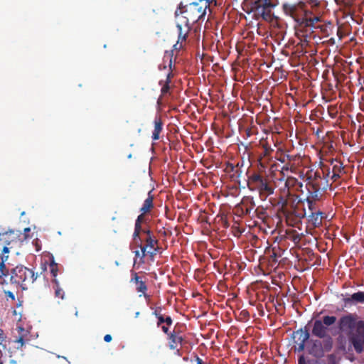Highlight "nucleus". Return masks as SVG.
Here are the masks:
<instances>
[{
  "mask_svg": "<svg viewBox=\"0 0 364 364\" xmlns=\"http://www.w3.org/2000/svg\"><path fill=\"white\" fill-rule=\"evenodd\" d=\"M341 176V174L337 173H332L331 179H333V181H336L338 178H340Z\"/></svg>",
  "mask_w": 364,
  "mask_h": 364,
  "instance_id": "nucleus-39",
  "label": "nucleus"
},
{
  "mask_svg": "<svg viewBox=\"0 0 364 364\" xmlns=\"http://www.w3.org/2000/svg\"><path fill=\"white\" fill-rule=\"evenodd\" d=\"M56 267V264L55 263L54 260L53 259L50 263V267Z\"/></svg>",
  "mask_w": 364,
  "mask_h": 364,
  "instance_id": "nucleus-55",
  "label": "nucleus"
},
{
  "mask_svg": "<svg viewBox=\"0 0 364 364\" xmlns=\"http://www.w3.org/2000/svg\"><path fill=\"white\" fill-rule=\"evenodd\" d=\"M153 314H154L156 318H158V316H159L162 315L161 314L159 313L157 310H155V311L153 312Z\"/></svg>",
  "mask_w": 364,
  "mask_h": 364,
  "instance_id": "nucleus-53",
  "label": "nucleus"
},
{
  "mask_svg": "<svg viewBox=\"0 0 364 364\" xmlns=\"http://www.w3.org/2000/svg\"><path fill=\"white\" fill-rule=\"evenodd\" d=\"M139 314H140V313H139V311L136 312V314H135V317H138V316H139Z\"/></svg>",
  "mask_w": 364,
  "mask_h": 364,
  "instance_id": "nucleus-59",
  "label": "nucleus"
},
{
  "mask_svg": "<svg viewBox=\"0 0 364 364\" xmlns=\"http://www.w3.org/2000/svg\"><path fill=\"white\" fill-rule=\"evenodd\" d=\"M306 188L307 190V197L312 198L313 200H320L322 197V193L321 191V184L316 183V182H307L306 184Z\"/></svg>",
  "mask_w": 364,
  "mask_h": 364,
  "instance_id": "nucleus-10",
  "label": "nucleus"
},
{
  "mask_svg": "<svg viewBox=\"0 0 364 364\" xmlns=\"http://www.w3.org/2000/svg\"><path fill=\"white\" fill-rule=\"evenodd\" d=\"M321 17L318 16H314L313 17L309 18H304L300 21V24L304 25L306 27H315L316 24L320 22Z\"/></svg>",
  "mask_w": 364,
  "mask_h": 364,
  "instance_id": "nucleus-21",
  "label": "nucleus"
},
{
  "mask_svg": "<svg viewBox=\"0 0 364 364\" xmlns=\"http://www.w3.org/2000/svg\"><path fill=\"white\" fill-rule=\"evenodd\" d=\"M177 28L178 30V41L173 47L175 50H180L183 47V42L186 41V38L191 28V26H184L183 23H181V21H178L177 23Z\"/></svg>",
  "mask_w": 364,
  "mask_h": 364,
  "instance_id": "nucleus-9",
  "label": "nucleus"
},
{
  "mask_svg": "<svg viewBox=\"0 0 364 364\" xmlns=\"http://www.w3.org/2000/svg\"><path fill=\"white\" fill-rule=\"evenodd\" d=\"M131 282H134L136 284V289L138 292H141L142 294L146 292L147 286L145 282L142 281L141 278L138 276V274L136 272H132Z\"/></svg>",
  "mask_w": 364,
  "mask_h": 364,
  "instance_id": "nucleus-16",
  "label": "nucleus"
},
{
  "mask_svg": "<svg viewBox=\"0 0 364 364\" xmlns=\"http://www.w3.org/2000/svg\"><path fill=\"white\" fill-rule=\"evenodd\" d=\"M302 187V183L299 182L297 178L289 176L285 181L284 187L281 189L288 191L290 196H292L294 193L303 192Z\"/></svg>",
  "mask_w": 364,
  "mask_h": 364,
  "instance_id": "nucleus-8",
  "label": "nucleus"
},
{
  "mask_svg": "<svg viewBox=\"0 0 364 364\" xmlns=\"http://www.w3.org/2000/svg\"><path fill=\"white\" fill-rule=\"evenodd\" d=\"M172 65L171 60H170L169 66L171 67Z\"/></svg>",
  "mask_w": 364,
  "mask_h": 364,
  "instance_id": "nucleus-61",
  "label": "nucleus"
},
{
  "mask_svg": "<svg viewBox=\"0 0 364 364\" xmlns=\"http://www.w3.org/2000/svg\"><path fill=\"white\" fill-rule=\"evenodd\" d=\"M51 273L53 277H55L57 276V267H51Z\"/></svg>",
  "mask_w": 364,
  "mask_h": 364,
  "instance_id": "nucleus-44",
  "label": "nucleus"
},
{
  "mask_svg": "<svg viewBox=\"0 0 364 364\" xmlns=\"http://www.w3.org/2000/svg\"><path fill=\"white\" fill-rule=\"evenodd\" d=\"M143 295L144 296V297L146 298V299L149 300V295L146 294V293L145 292L144 294H143Z\"/></svg>",
  "mask_w": 364,
  "mask_h": 364,
  "instance_id": "nucleus-56",
  "label": "nucleus"
},
{
  "mask_svg": "<svg viewBox=\"0 0 364 364\" xmlns=\"http://www.w3.org/2000/svg\"><path fill=\"white\" fill-rule=\"evenodd\" d=\"M246 314H247V311H245V313L244 314V316H246Z\"/></svg>",
  "mask_w": 364,
  "mask_h": 364,
  "instance_id": "nucleus-64",
  "label": "nucleus"
},
{
  "mask_svg": "<svg viewBox=\"0 0 364 364\" xmlns=\"http://www.w3.org/2000/svg\"><path fill=\"white\" fill-rule=\"evenodd\" d=\"M324 213L321 211L312 212L309 215V222L314 228L319 227L322 224V220L324 217Z\"/></svg>",
  "mask_w": 364,
  "mask_h": 364,
  "instance_id": "nucleus-15",
  "label": "nucleus"
},
{
  "mask_svg": "<svg viewBox=\"0 0 364 364\" xmlns=\"http://www.w3.org/2000/svg\"><path fill=\"white\" fill-rule=\"evenodd\" d=\"M55 283V296L57 297H60L61 299H63L64 298V292L63 291V290L59 287V285H58V282L55 279L54 280Z\"/></svg>",
  "mask_w": 364,
  "mask_h": 364,
  "instance_id": "nucleus-30",
  "label": "nucleus"
},
{
  "mask_svg": "<svg viewBox=\"0 0 364 364\" xmlns=\"http://www.w3.org/2000/svg\"><path fill=\"white\" fill-rule=\"evenodd\" d=\"M309 331L305 328L304 329L300 328L294 332V338L295 343L297 344L296 350L301 352L305 348V343L309 338Z\"/></svg>",
  "mask_w": 364,
  "mask_h": 364,
  "instance_id": "nucleus-7",
  "label": "nucleus"
},
{
  "mask_svg": "<svg viewBox=\"0 0 364 364\" xmlns=\"http://www.w3.org/2000/svg\"><path fill=\"white\" fill-rule=\"evenodd\" d=\"M311 353L316 357H320L323 355L322 343L320 341L316 340L314 341L311 349Z\"/></svg>",
  "mask_w": 364,
  "mask_h": 364,
  "instance_id": "nucleus-22",
  "label": "nucleus"
},
{
  "mask_svg": "<svg viewBox=\"0 0 364 364\" xmlns=\"http://www.w3.org/2000/svg\"><path fill=\"white\" fill-rule=\"evenodd\" d=\"M152 191H149L147 198L144 201L142 206L140 208V212L143 213H149L154 208V196L151 194Z\"/></svg>",
  "mask_w": 364,
  "mask_h": 364,
  "instance_id": "nucleus-17",
  "label": "nucleus"
},
{
  "mask_svg": "<svg viewBox=\"0 0 364 364\" xmlns=\"http://www.w3.org/2000/svg\"><path fill=\"white\" fill-rule=\"evenodd\" d=\"M279 191L280 194L278 198L277 205H279L282 209H284L288 205V200L291 196L288 191H286L285 190L280 189Z\"/></svg>",
  "mask_w": 364,
  "mask_h": 364,
  "instance_id": "nucleus-19",
  "label": "nucleus"
},
{
  "mask_svg": "<svg viewBox=\"0 0 364 364\" xmlns=\"http://www.w3.org/2000/svg\"><path fill=\"white\" fill-rule=\"evenodd\" d=\"M336 317L334 316H325L323 320H316L312 328V334L319 338H324L327 336L328 326L334 324Z\"/></svg>",
  "mask_w": 364,
  "mask_h": 364,
  "instance_id": "nucleus-5",
  "label": "nucleus"
},
{
  "mask_svg": "<svg viewBox=\"0 0 364 364\" xmlns=\"http://www.w3.org/2000/svg\"><path fill=\"white\" fill-rule=\"evenodd\" d=\"M346 304L361 303L364 304V291H358L353 294L350 297L344 298Z\"/></svg>",
  "mask_w": 364,
  "mask_h": 364,
  "instance_id": "nucleus-18",
  "label": "nucleus"
},
{
  "mask_svg": "<svg viewBox=\"0 0 364 364\" xmlns=\"http://www.w3.org/2000/svg\"><path fill=\"white\" fill-rule=\"evenodd\" d=\"M329 358H333V355H330Z\"/></svg>",
  "mask_w": 364,
  "mask_h": 364,
  "instance_id": "nucleus-62",
  "label": "nucleus"
},
{
  "mask_svg": "<svg viewBox=\"0 0 364 364\" xmlns=\"http://www.w3.org/2000/svg\"><path fill=\"white\" fill-rule=\"evenodd\" d=\"M180 333L181 332L179 331L174 328V330L168 335V347L171 350L177 349L178 344L182 345L184 339Z\"/></svg>",
  "mask_w": 364,
  "mask_h": 364,
  "instance_id": "nucleus-12",
  "label": "nucleus"
},
{
  "mask_svg": "<svg viewBox=\"0 0 364 364\" xmlns=\"http://www.w3.org/2000/svg\"><path fill=\"white\" fill-rule=\"evenodd\" d=\"M3 252L5 253L9 252V248L7 247H4Z\"/></svg>",
  "mask_w": 364,
  "mask_h": 364,
  "instance_id": "nucleus-54",
  "label": "nucleus"
},
{
  "mask_svg": "<svg viewBox=\"0 0 364 364\" xmlns=\"http://www.w3.org/2000/svg\"><path fill=\"white\" fill-rule=\"evenodd\" d=\"M144 228H142V225L140 224H134V231L133 233V240L136 245H140L142 242L141 238V233H142Z\"/></svg>",
  "mask_w": 364,
  "mask_h": 364,
  "instance_id": "nucleus-23",
  "label": "nucleus"
},
{
  "mask_svg": "<svg viewBox=\"0 0 364 364\" xmlns=\"http://www.w3.org/2000/svg\"><path fill=\"white\" fill-rule=\"evenodd\" d=\"M173 77L172 72L170 71L166 77L165 80H160L159 85L161 86V92L163 95L168 93L170 90V83H171V79Z\"/></svg>",
  "mask_w": 364,
  "mask_h": 364,
  "instance_id": "nucleus-20",
  "label": "nucleus"
},
{
  "mask_svg": "<svg viewBox=\"0 0 364 364\" xmlns=\"http://www.w3.org/2000/svg\"><path fill=\"white\" fill-rule=\"evenodd\" d=\"M135 255V257H139L141 259V252L139 250H136L134 252Z\"/></svg>",
  "mask_w": 364,
  "mask_h": 364,
  "instance_id": "nucleus-48",
  "label": "nucleus"
},
{
  "mask_svg": "<svg viewBox=\"0 0 364 364\" xmlns=\"http://www.w3.org/2000/svg\"><path fill=\"white\" fill-rule=\"evenodd\" d=\"M146 213H141L140 215H139L135 220V223L142 225V223L145 220V215Z\"/></svg>",
  "mask_w": 364,
  "mask_h": 364,
  "instance_id": "nucleus-33",
  "label": "nucleus"
},
{
  "mask_svg": "<svg viewBox=\"0 0 364 364\" xmlns=\"http://www.w3.org/2000/svg\"><path fill=\"white\" fill-rule=\"evenodd\" d=\"M333 347V341L331 337L323 340V351L328 352L331 350Z\"/></svg>",
  "mask_w": 364,
  "mask_h": 364,
  "instance_id": "nucleus-27",
  "label": "nucleus"
},
{
  "mask_svg": "<svg viewBox=\"0 0 364 364\" xmlns=\"http://www.w3.org/2000/svg\"><path fill=\"white\" fill-rule=\"evenodd\" d=\"M164 123L161 117L156 116L154 119V130L152 132L151 139L154 141L159 140L160 139V134L163 131Z\"/></svg>",
  "mask_w": 364,
  "mask_h": 364,
  "instance_id": "nucleus-14",
  "label": "nucleus"
},
{
  "mask_svg": "<svg viewBox=\"0 0 364 364\" xmlns=\"http://www.w3.org/2000/svg\"><path fill=\"white\" fill-rule=\"evenodd\" d=\"M312 14V12L310 11H304V18H309L311 17V15Z\"/></svg>",
  "mask_w": 364,
  "mask_h": 364,
  "instance_id": "nucleus-45",
  "label": "nucleus"
},
{
  "mask_svg": "<svg viewBox=\"0 0 364 364\" xmlns=\"http://www.w3.org/2000/svg\"><path fill=\"white\" fill-rule=\"evenodd\" d=\"M18 343L21 344V346H23V344H24V341H23V338H19L17 341H16Z\"/></svg>",
  "mask_w": 364,
  "mask_h": 364,
  "instance_id": "nucleus-49",
  "label": "nucleus"
},
{
  "mask_svg": "<svg viewBox=\"0 0 364 364\" xmlns=\"http://www.w3.org/2000/svg\"><path fill=\"white\" fill-rule=\"evenodd\" d=\"M157 319H158L157 326L158 327L161 326V325L163 323H164L165 317L164 316V315H161V316H158Z\"/></svg>",
  "mask_w": 364,
  "mask_h": 364,
  "instance_id": "nucleus-35",
  "label": "nucleus"
},
{
  "mask_svg": "<svg viewBox=\"0 0 364 364\" xmlns=\"http://www.w3.org/2000/svg\"><path fill=\"white\" fill-rule=\"evenodd\" d=\"M339 326L341 330H349L347 333L355 350L360 353L364 346V321H356L355 316L350 314L341 318Z\"/></svg>",
  "mask_w": 364,
  "mask_h": 364,
  "instance_id": "nucleus-1",
  "label": "nucleus"
},
{
  "mask_svg": "<svg viewBox=\"0 0 364 364\" xmlns=\"http://www.w3.org/2000/svg\"><path fill=\"white\" fill-rule=\"evenodd\" d=\"M4 267H5L4 262L2 261L0 263V278L4 274V271H3V268H4Z\"/></svg>",
  "mask_w": 364,
  "mask_h": 364,
  "instance_id": "nucleus-42",
  "label": "nucleus"
},
{
  "mask_svg": "<svg viewBox=\"0 0 364 364\" xmlns=\"http://www.w3.org/2000/svg\"><path fill=\"white\" fill-rule=\"evenodd\" d=\"M207 8V3L192 2L184 5L181 2L175 11V16L184 26H191L200 20H203Z\"/></svg>",
  "mask_w": 364,
  "mask_h": 364,
  "instance_id": "nucleus-2",
  "label": "nucleus"
},
{
  "mask_svg": "<svg viewBox=\"0 0 364 364\" xmlns=\"http://www.w3.org/2000/svg\"><path fill=\"white\" fill-rule=\"evenodd\" d=\"M246 314H247V311H245V313L244 314V316H246Z\"/></svg>",
  "mask_w": 364,
  "mask_h": 364,
  "instance_id": "nucleus-63",
  "label": "nucleus"
},
{
  "mask_svg": "<svg viewBox=\"0 0 364 364\" xmlns=\"http://www.w3.org/2000/svg\"><path fill=\"white\" fill-rule=\"evenodd\" d=\"M335 3L344 9H348L351 6L350 0H334Z\"/></svg>",
  "mask_w": 364,
  "mask_h": 364,
  "instance_id": "nucleus-28",
  "label": "nucleus"
},
{
  "mask_svg": "<svg viewBox=\"0 0 364 364\" xmlns=\"http://www.w3.org/2000/svg\"><path fill=\"white\" fill-rule=\"evenodd\" d=\"M296 169V167L294 164H292L291 163H286V164L282 167V173H283V171H290L291 172H294Z\"/></svg>",
  "mask_w": 364,
  "mask_h": 364,
  "instance_id": "nucleus-31",
  "label": "nucleus"
},
{
  "mask_svg": "<svg viewBox=\"0 0 364 364\" xmlns=\"http://www.w3.org/2000/svg\"><path fill=\"white\" fill-rule=\"evenodd\" d=\"M250 205L249 207H250L251 208L253 209V208L255 207V201L253 200V198H251L250 199Z\"/></svg>",
  "mask_w": 364,
  "mask_h": 364,
  "instance_id": "nucleus-51",
  "label": "nucleus"
},
{
  "mask_svg": "<svg viewBox=\"0 0 364 364\" xmlns=\"http://www.w3.org/2000/svg\"><path fill=\"white\" fill-rule=\"evenodd\" d=\"M3 340H4L3 331L0 329V343L3 341Z\"/></svg>",
  "mask_w": 364,
  "mask_h": 364,
  "instance_id": "nucleus-52",
  "label": "nucleus"
},
{
  "mask_svg": "<svg viewBox=\"0 0 364 364\" xmlns=\"http://www.w3.org/2000/svg\"><path fill=\"white\" fill-rule=\"evenodd\" d=\"M168 326H166V325H163V326H161V330H162V331H163L164 333H166L168 336V335H169V334H170V333H171V332L169 331V330H168Z\"/></svg>",
  "mask_w": 364,
  "mask_h": 364,
  "instance_id": "nucleus-37",
  "label": "nucleus"
},
{
  "mask_svg": "<svg viewBox=\"0 0 364 364\" xmlns=\"http://www.w3.org/2000/svg\"><path fill=\"white\" fill-rule=\"evenodd\" d=\"M252 4V9L259 10L262 9V15L264 16V11L274 7L277 4V0H253Z\"/></svg>",
  "mask_w": 364,
  "mask_h": 364,
  "instance_id": "nucleus-11",
  "label": "nucleus"
},
{
  "mask_svg": "<svg viewBox=\"0 0 364 364\" xmlns=\"http://www.w3.org/2000/svg\"><path fill=\"white\" fill-rule=\"evenodd\" d=\"M36 278L33 270L22 265L16 266L11 273V282L21 286L23 289H27L28 284L33 283Z\"/></svg>",
  "mask_w": 364,
  "mask_h": 364,
  "instance_id": "nucleus-4",
  "label": "nucleus"
},
{
  "mask_svg": "<svg viewBox=\"0 0 364 364\" xmlns=\"http://www.w3.org/2000/svg\"><path fill=\"white\" fill-rule=\"evenodd\" d=\"M144 241L146 242V245H144L146 246L147 248H149L147 253H149L150 257H153L159 251V247L158 246L159 240L155 236H149L146 237Z\"/></svg>",
  "mask_w": 364,
  "mask_h": 364,
  "instance_id": "nucleus-13",
  "label": "nucleus"
},
{
  "mask_svg": "<svg viewBox=\"0 0 364 364\" xmlns=\"http://www.w3.org/2000/svg\"><path fill=\"white\" fill-rule=\"evenodd\" d=\"M298 364H307L304 355H301L299 357Z\"/></svg>",
  "mask_w": 364,
  "mask_h": 364,
  "instance_id": "nucleus-38",
  "label": "nucleus"
},
{
  "mask_svg": "<svg viewBox=\"0 0 364 364\" xmlns=\"http://www.w3.org/2000/svg\"><path fill=\"white\" fill-rule=\"evenodd\" d=\"M137 245L138 247H140V249H141V251H140V252H141V262H144V257H145L147 255H149V253H147V252H148V250H147V247H146V246L143 245H142V242H141L140 245Z\"/></svg>",
  "mask_w": 364,
  "mask_h": 364,
  "instance_id": "nucleus-29",
  "label": "nucleus"
},
{
  "mask_svg": "<svg viewBox=\"0 0 364 364\" xmlns=\"http://www.w3.org/2000/svg\"><path fill=\"white\" fill-rule=\"evenodd\" d=\"M252 210V208H251L250 207H247V208H245V214H247H247H248V215H249V214H250V212H251V210Z\"/></svg>",
  "mask_w": 364,
  "mask_h": 364,
  "instance_id": "nucleus-50",
  "label": "nucleus"
},
{
  "mask_svg": "<svg viewBox=\"0 0 364 364\" xmlns=\"http://www.w3.org/2000/svg\"><path fill=\"white\" fill-rule=\"evenodd\" d=\"M247 185L250 191H257L259 197L263 200L274 193V188L269 179L256 171L247 176Z\"/></svg>",
  "mask_w": 364,
  "mask_h": 364,
  "instance_id": "nucleus-3",
  "label": "nucleus"
},
{
  "mask_svg": "<svg viewBox=\"0 0 364 364\" xmlns=\"http://www.w3.org/2000/svg\"><path fill=\"white\" fill-rule=\"evenodd\" d=\"M332 173H337L341 175L345 173L344 166L341 161L336 160L333 164Z\"/></svg>",
  "mask_w": 364,
  "mask_h": 364,
  "instance_id": "nucleus-25",
  "label": "nucleus"
},
{
  "mask_svg": "<svg viewBox=\"0 0 364 364\" xmlns=\"http://www.w3.org/2000/svg\"><path fill=\"white\" fill-rule=\"evenodd\" d=\"M309 4H311L312 6H318L319 2L318 0H306Z\"/></svg>",
  "mask_w": 364,
  "mask_h": 364,
  "instance_id": "nucleus-41",
  "label": "nucleus"
},
{
  "mask_svg": "<svg viewBox=\"0 0 364 364\" xmlns=\"http://www.w3.org/2000/svg\"><path fill=\"white\" fill-rule=\"evenodd\" d=\"M286 158L287 163H291V161H295L299 157L297 155L286 154Z\"/></svg>",
  "mask_w": 364,
  "mask_h": 364,
  "instance_id": "nucleus-34",
  "label": "nucleus"
},
{
  "mask_svg": "<svg viewBox=\"0 0 364 364\" xmlns=\"http://www.w3.org/2000/svg\"><path fill=\"white\" fill-rule=\"evenodd\" d=\"M279 161H281L282 163H287V160L286 158V155H284L283 157H281L280 159H279Z\"/></svg>",
  "mask_w": 364,
  "mask_h": 364,
  "instance_id": "nucleus-47",
  "label": "nucleus"
},
{
  "mask_svg": "<svg viewBox=\"0 0 364 364\" xmlns=\"http://www.w3.org/2000/svg\"><path fill=\"white\" fill-rule=\"evenodd\" d=\"M112 338L111 335H109V334H107L104 337V341L107 343L110 342L112 341Z\"/></svg>",
  "mask_w": 364,
  "mask_h": 364,
  "instance_id": "nucleus-43",
  "label": "nucleus"
},
{
  "mask_svg": "<svg viewBox=\"0 0 364 364\" xmlns=\"http://www.w3.org/2000/svg\"><path fill=\"white\" fill-rule=\"evenodd\" d=\"M30 231V228H26L24 229V232H29Z\"/></svg>",
  "mask_w": 364,
  "mask_h": 364,
  "instance_id": "nucleus-57",
  "label": "nucleus"
},
{
  "mask_svg": "<svg viewBox=\"0 0 364 364\" xmlns=\"http://www.w3.org/2000/svg\"><path fill=\"white\" fill-rule=\"evenodd\" d=\"M164 323L166 324V326H171L173 323V320L170 316H167L165 317Z\"/></svg>",
  "mask_w": 364,
  "mask_h": 364,
  "instance_id": "nucleus-36",
  "label": "nucleus"
},
{
  "mask_svg": "<svg viewBox=\"0 0 364 364\" xmlns=\"http://www.w3.org/2000/svg\"><path fill=\"white\" fill-rule=\"evenodd\" d=\"M263 148H264V150H263V152L262 154L264 157L269 156L270 155L271 152L273 151V150L267 145H264Z\"/></svg>",
  "mask_w": 364,
  "mask_h": 364,
  "instance_id": "nucleus-32",
  "label": "nucleus"
},
{
  "mask_svg": "<svg viewBox=\"0 0 364 364\" xmlns=\"http://www.w3.org/2000/svg\"><path fill=\"white\" fill-rule=\"evenodd\" d=\"M8 295L12 298H14L13 294L11 292H9Z\"/></svg>",
  "mask_w": 364,
  "mask_h": 364,
  "instance_id": "nucleus-58",
  "label": "nucleus"
},
{
  "mask_svg": "<svg viewBox=\"0 0 364 364\" xmlns=\"http://www.w3.org/2000/svg\"><path fill=\"white\" fill-rule=\"evenodd\" d=\"M142 233L146 234V237L154 236L152 232L148 228H144Z\"/></svg>",
  "mask_w": 364,
  "mask_h": 364,
  "instance_id": "nucleus-40",
  "label": "nucleus"
},
{
  "mask_svg": "<svg viewBox=\"0 0 364 364\" xmlns=\"http://www.w3.org/2000/svg\"><path fill=\"white\" fill-rule=\"evenodd\" d=\"M234 166L232 165H231V170L233 171L234 170Z\"/></svg>",
  "mask_w": 364,
  "mask_h": 364,
  "instance_id": "nucleus-60",
  "label": "nucleus"
},
{
  "mask_svg": "<svg viewBox=\"0 0 364 364\" xmlns=\"http://www.w3.org/2000/svg\"><path fill=\"white\" fill-rule=\"evenodd\" d=\"M307 180L308 182H316V183H320V180H321V173L319 171H316L315 172H312L311 171L310 173H307Z\"/></svg>",
  "mask_w": 364,
  "mask_h": 364,
  "instance_id": "nucleus-24",
  "label": "nucleus"
},
{
  "mask_svg": "<svg viewBox=\"0 0 364 364\" xmlns=\"http://www.w3.org/2000/svg\"><path fill=\"white\" fill-rule=\"evenodd\" d=\"M306 200L308 203L309 209L311 213L318 211L316 207V201H318L319 200H313L312 198L310 199V198H306Z\"/></svg>",
  "mask_w": 364,
  "mask_h": 364,
  "instance_id": "nucleus-26",
  "label": "nucleus"
},
{
  "mask_svg": "<svg viewBox=\"0 0 364 364\" xmlns=\"http://www.w3.org/2000/svg\"><path fill=\"white\" fill-rule=\"evenodd\" d=\"M277 254L275 252H273L272 255H271V258L273 262H276L277 261Z\"/></svg>",
  "mask_w": 364,
  "mask_h": 364,
  "instance_id": "nucleus-46",
  "label": "nucleus"
},
{
  "mask_svg": "<svg viewBox=\"0 0 364 364\" xmlns=\"http://www.w3.org/2000/svg\"><path fill=\"white\" fill-rule=\"evenodd\" d=\"M305 6V3L302 1H299L296 4L284 3L282 5V11L285 15L290 16L295 21L300 23V18H299V12L300 9H303Z\"/></svg>",
  "mask_w": 364,
  "mask_h": 364,
  "instance_id": "nucleus-6",
  "label": "nucleus"
}]
</instances>
